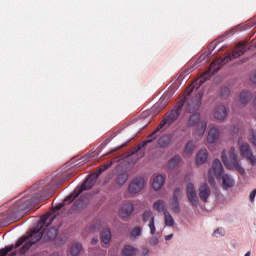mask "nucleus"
Here are the masks:
<instances>
[{"mask_svg":"<svg viewBox=\"0 0 256 256\" xmlns=\"http://www.w3.org/2000/svg\"><path fill=\"white\" fill-rule=\"evenodd\" d=\"M237 133H239V126L237 125L232 126L230 130V135H237Z\"/></svg>","mask_w":256,"mask_h":256,"instance_id":"79ce46f5","label":"nucleus"},{"mask_svg":"<svg viewBox=\"0 0 256 256\" xmlns=\"http://www.w3.org/2000/svg\"><path fill=\"white\" fill-rule=\"evenodd\" d=\"M211 173H214L216 179H221L223 177L224 169L223 164H221V160L215 159L212 164V169L210 170Z\"/></svg>","mask_w":256,"mask_h":256,"instance_id":"2eb2a0df","label":"nucleus"},{"mask_svg":"<svg viewBox=\"0 0 256 256\" xmlns=\"http://www.w3.org/2000/svg\"><path fill=\"white\" fill-rule=\"evenodd\" d=\"M164 217H165V226L166 227H173L175 225V220L173 219V216L169 211L164 212Z\"/></svg>","mask_w":256,"mask_h":256,"instance_id":"2f4dec72","label":"nucleus"},{"mask_svg":"<svg viewBox=\"0 0 256 256\" xmlns=\"http://www.w3.org/2000/svg\"><path fill=\"white\" fill-rule=\"evenodd\" d=\"M41 200V195L39 194H33L31 199L21 198L7 210V219L11 221L17 218V215H23V213L31 211L35 205L41 203Z\"/></svg>","mask_w":256,"mask_h":256,"instance_id":"7ed1b4c3","label":"nucleus"},{"mask_svg":"<svg viewBox=\"0 0 256 256\" xmlns=\"http://www.w3.org/2000/svg\"><path fill=\"white\" fill-rule=\"evenodd\" d=\"M256 189L252 190L249 194V201L255 203Z\"/></svg>","mask_w":256,"mask_h":256,"instance_id":"a19ab883","label":"nucleus"},{"mask_svg":"<svg viewBox=\"0 0 256 256\" xmlns=\"http://www.w3.org/2000/svg\"><path fill=\"white\" fill-rule=\"evenodd\" d=\"M107 143H111V138L106 139L104 145H107Z\"/></svg>","mask_w":256,"mask_h":256,"instance_id":"de8ad7c7","label":"nucleus"},{"mask_svg":"<svg viewBox=\"0 0 256 256\" xmlns=\"http://www.w3.org/2000/svg\"><path fill=\"white\" fill-rule=\"evenodd\" d=\"M139 250L131 245H125L122 248L121 256H136Z\"/></svg>","mask_w":256,"mask_h":256,"instance_id":"4be33fe9","label":"nucleus"},{"mask_svg":"<svg viewBox=\"0 0 256 256\" xmlns=\"http://www.w3.org/2000/svg\"><path fill=\"white\" fill-rule=\"evenodd\" d=\"M171 143V136L169 135H163L158 139V146L161 149H165L169 144Z\"/></svg>","mask_w":256,"mask_h":256,"instance_id":"cd10ccee","label":"nucleus"},{"mask_svg":"<svg viewBox=\"0 0 256 256\" xmlns=\"http://www.w3.org/2000/svg\"><path fill=\"white\" fill-rule=\"evenodd\" d=\"M107 169H109V164H106L104 166H102L99 170L98 174H90L86 180L81 184L80 187L76 188L73 193H71L64 201L65 203H73V201H75V199H77V197H79V195H81V193H83V191H89V189H93V186L95 185V183H97V179L99 178V175H101V173H103V171H107Z\"/></svg>","mask_w":256,"mask_h":256,"instance_id":"20e7f679","label":"nucleus"},{"mask_svg":"<svg viewBox=\"0 0 256 256\" xmlns=\"http://www.w3.org/2000/svg\"><path fill=\"white\" fill-rule=\"evenodd\" d=\"M253 94L249 90H243L239 95V100L242 105H247L251 101Z\"/></svg>","mask_w":256,"mask_h":256,"instance_id":"5701e85b","label":"nucleus"},{"mask_svg":"<svg viewBox=\"0 0 256 256\" xmlns=\"http://www.w3.org/2000/svg\"><path fill=\"white\" fill-rule=\"evenodd\" d=\"M222 179V189L224 191H227V189H231V187L235 186V179H233V176L231 174H224L221 176Z\"/></svg>","mask_w":256,"mask_h":256,"instance_id":"a211bd4d","label":"nucleus"},{"mask_svg":"<svg viewBox=\"0 0 256 256\" xmlns=\"http://www.w3.org/2000/svg\"><path fill=\"white\" fill-rule=\"evenodd\" d=\"M141 235H143V228L141 226H135L130 232V239L131 241H137Z\"/></svg>","mask_w":256,"mask_h":256,"instance_id":"393cba45","label":"nucleus"},{"mask_svg":"<svg viewBox=\"0 0 256 256\" xmlns=\"http://www.w3.org/2000/svg\"><path fill=\"white\" fill-rule=\"evenodd\" d=\"M63 207V204H58L53 207L54 213L44 215L38 222L37 226L30 232L28 236L21 237L15 245L6 246L4 249L0 250V256H17V252H11L13 249H19L23 245L19 253L20 255H25L27 251L35 245V243L43 239V235L47 227H49L55 219H57V211Z\"/></svg>","mask_w":256,"mask_h":256,"instance_id":"f03ea898","label":"nucleus"},{"mask_svg":"<svg viewBox=\"0 0 256 256\" xmlns=\"http://www.w3.org/2000/svg\"><path fill=\"white\" fill-rule=\"evenodd\" d=\"M207 161V151L205 149L200 150L196 156L197 165H203Z\"/></svg>","mask_w":256,"mask_h":256,"instance_id":"bb28decb","label":"nucleus"},{"mask_svg":"<svg viewBox=\"0 0 256 256\" xmlns=\"http://www.w3.org/2000/svg\"><path fill=\"white\" fill-rule=\"evenodd\" d=\"M133 211H135V206L131 202H126L119 208V215L122 219H129L131 215H133Z\"/></svg>","mask_w":256,"mask_h":256,"instance_id":"ddd939ff","label":"nucleus"},{"mask_svg":"<svg viewBox=\"0 0 256 256\" xmlns=\"http://www.w3.org/2000/svg\"><path fill=\"white\" fill-rule=\"evenodd\" d=\"M50 256H59L58 253L51 254Z\"/></svg>","mask_w":256,"mask_h":256,"instance_id":"8fccbe9b","label":"nucleus"},{"mask_svg":"<svg viewBox=\"0 0 256 256\" xmlns=\"http://www.w3.org/2000/svg\"><path fill=\"white\" fill-rule=\"evenodd\" d=\"M153 217H155V216H153V211H151V210H146L142 214V219H143L144 223H147V221H149V220L151 221V219H153Z\"/></svg>","mask_w":256,"mask_h":256,"instance_id":"f704fd0d","label":"nucleus"},{"mask_svg":"<svg viewBox=\"0 0 256 256\" xmlns=\"http://www.w3.org/2000/svg\"><path fill=\"white\" fill-rule=\"evenodd\" d=\"M219 139V130L215 127L211 128L208 132L207 142L208 143H215Z\"/></svg>","mask_w":256,"mask_h":256,"instance_id":"b1692460","label":"nucleus"},{"mask_svg":"<svg viewBox=\"0 0 256 256\" xmlns=\"http://www.w3.org/2000/svg\"><path fill=\"white\" fill-rule=\"evenodd\" d=\"M208 183L211 185V187H215V178L213 175H211V170L208 173Z\"/></svg>","mask_w":256,"mask_h":256,"instance_id":"ea45409f","label":"nucleus"},{"mask_svg":"<svg viewBox=\"0 0 256 256\" xmlns=\"http://www.w3.org/2000/svg\"><path fill=\"white\" fill-rule=\"evenodd\" d=\"M221 41H223V37L212 41L208 46V52L199 56V58L196 61V65H205V63H209V56L211 55V53H213V51H215L217 45L220 44Z\"/></svg>","mask_w":256,"mask_h":256,"instance_id":"0eeeda50","label":"nucleus"},{"mask_svg":"<svg viewBox=\"0 0 256 256\" xmlns=\"http://www.w3.org/2000/svg\"><path fill=\"white\" fill-rule=\"evenodd\" d=\"M101 240L105 245H109V243L111 242V230L104 229L101 232Z\"/></svg>","mask_w":256,"mask_h":256,"instance_id":"c85d7f7f","label":"nucleus"},{"mask_svg":"<svg viewBox=\"0 0 256 256\" xmlns=\"http://www.w3.org/2000/svg\"><path fill=\"white\" fill-rule=\"evenodd\" d=\"M213 235L215 236V237H224V235H225V229H223V228H218V229H216L215 231H214V233H213Z\"/></svg>","mask_w":256,"mask_h":256,"instance_id":"58836bf2","label":"nucleus"},{"mask_svg":"<svg viewBox=\"0 0 256 256\" xmlns=\"http://www.w3.org/2000/svg\"><path fill=\"white\" fill-rule=\"evenodd\" d=\"M214 117L218 121H225V119H227V108L225 105L216 106L214 110Z\"/></svg>","mask_w":256,"mask_h":256,"instance_id":"f3484780","label":"nucleus"},{"mask_svg":"<svg viewBox=\"0 0 256 256\" xmlns=\"http://www.w3.org/2000/svg\"><path fill=\"white\" fill-rule=\"evenodd\" d=\"M99 243V239L97 237L92 238L91 245H97Z\"/></svg>","mask_w":256,"mask_h":256,"instance_id":"c03bdc74","label":"nucleus"},{"mask_svg":"<svg viewBox=\"0 0 256 256\" xmlns=\"http://www.w3.org/2000/svg\"><path fill=\"white\" fill-rule=\"evenodd\" d=\"M64 183L65 175L55 173L50 183L45 187V191L49 195H53V193L57 191V187H59V185H63Z\"/></svg>","mask_w":256,"mask_h":256,"instance_id":"6e6552de","label":"nucleus"},{"mask_svg":"<svg viewBox=\"0 0 256 256\" xmlns=\"http://www.w3.org/2000/svg\"><path fill=\"white\" fill-rule=\"evenodd\" d=\"M252 83H256V72L251 76Z\"/></svg>","mask_w":256,"mask_h":256,"instance_id":"49530a36","label":"nucleus"},{"mask_svg":"<svg viewBox=\"0 0 256 256\" xmlns=\"http://www.w3.org/2000/svg\"><path fill=\"white\" fill-rule=\"evenodd\" d=\"M64 178H65V181H67V179H69V176H68V177H65V176H64Z\"/></svg>","mask_w":256,"mask_h":256,"instance_id":"603ef678","label":"nucleus"},{"mask_svg":"<svg viewBox=\"0 0 256 256\" xmlns=\"http://www.w3.org/2000/svg\"><path fill=\"white\" fill-rule=\"evenodd\" d=\"M199 198L203 201V203L209 202V197H211V188L207 183H201L199 188Z\"/></svg>","mask_w":256,"mask_h":256,"instance_id":"4468645a","label":"nucleus"},{"mask_svg":"<svg viewBox=\"0 0 256 256\" xmlns=\"http://www.w3.org/2000/svg\"><path fill=\"white\" fill-rule=\"evenodd\" d=\"M179 163H181V156L175 155L174 157H172L169 160L168 169H175V167H177V165H179Z\"/></svg>","mask_w":256,"mask_h":256,"instance_id":"c756f323","label":"nucleus"},{"mask_svg":"<svg viewBox=\"0 0 256 256\" xmlns=\"http://www.w3.org/2000/svg\"><path fill=\"white\" fill-rule=\"evenodd\" d=\"M222 161L227 167V169L233 170L235 169L240 173V175H245V168L241 166V161L237 158V153H235V148H230L229 150V159H227V152L223 151L222 152Z\"/></svg>","mask_w":256,"mask_h":256,"instance_id":"39448f33","label":"nucleus"},{"mask_svg":"<svg viewBox=\"0 0 256 256\" xmlns=\"http://www.w3.org/2000/svg\"><path fill=\"white\" fill-rule=\"evenodd\" d=\"M155 139H157L156 134L153 135L152 137H151V134H149L145 141H143L142 143H139L136 147H134L132 149L129 156L131 157V155H135V153H139V151H141L143 149V147H147V145H149V143H153V141H155Z\"/></svg>","mask_w":256,"mask_h":256,"instance_id":"dca6fc26","label":"nucleus"},{"mask_svg":"<svg viewBox=\"0 0 256 256\" xmlns=\"http://www.w3.org/2000/svg\"><path fill=\"white\" fill-rule=\"evenodd\" d=\"M195 149V142L189 141L185 146V152L186 153H192V151Z\"/></svg>","mask_w":256,"mask_h":256,"instance_id":"e433bc0d","label":"nucleus"},{"mask_svg":"<svg viewBox=\"0 0 256 256\" xmlns=\"http://www.w3.org/2000/svg\"><path fill=\"white\" fill-rule=\"evenodd\" d=\"M149 245H151L152 247H155L156 245H159V238H157V236L150 237Z\"/></svg>","mask_w":256,"mask_h":256,"instance_id":"4c0bfd02","label":"nucleus"},{"mask_svg":"<svg viewBox=\"0 0 256 256\" xmlns=\"http://www.w3.org/2000/svg\"><path fill=\"white\" fill-rule=\"evenodd\" d=\"M173 239V234L165 236V241H171Z\"/></svg>","mask_w":256,"mask_h":256,"instance_id":"a18cd8bd","label":"nucleus"},{"mask_svg":"<svg viewBox=\"0 0 256 256\" xmlns=\"http://www.w3.org/2000/svg\"><path fill=\"white\" fill-rule=\"evenodd\" d=\"M145 187V178L138 177L135 178L128 186V193L131 195H135L141 191H143Z\"/></svg>","mask_w":256,"mask_h":256,"instance_id":"9b49d317","label":"nucleus"},{"mask_svg":"<svg viewBox=\"0 0 256 256\" xmlns=\"http://www.w3.org/2000/svg\"><path fill=\"white\" fill-rule=\"evenodd\" d=\"M128 179H129V174L127 172H122V173L118 174L116 183L118 185H125V183H127Z\"/></svg>","mask_w":256,"mask_h":256,"instance_id":"7c9ffc66","label":"nucleus"},{"mask_svg":"<svg viewBox=\"0 0 256 256\" xmlns=\"http://www.w3.org/2000/svg\"><path fill=\"white\" fill-rule=\"evenodd\" d=\"M245 256H251V251H248Z\"/></svg>","mask_w":256,"mask_h":256,"instance_id":"09e8293b","label":"nucleus"},{"mask_svg":"<svg viewBox=\"0 0 256 256\" xmlns=\"http://www.w3.org/2000/svg\"><path fill=\"white\" fill-rule=\"evenodd\" d=\"M148 227L150 229V235H155V231H156V228H155V217L151 218Z\"/></svg>","mask_w":256,"mask_h":256,"instance_id":"c9c22d12","label":"nucleus"},{"mask_svg":"<svg viewBox=\"0 0 256 256\" xmlns=\"http://www.w3.org/2000/svg\"><path fill=\"white\" fill-rule=\"evenodd\" d=\"M81 249H83V246L81 245V243L79 242L73 243L71 246V255L79 256V254L81 253Z\"/></svg>","mask_w":256,"mask_h":256,"instance_id":"473e14b6","label":"nucleus"},{"mask_svg":"<svg viewBox=\"0 0 256 256\" xmlns=\"http://www.w3.org/2000/svg\"><path fill=\"white\" fill-rule=\"evenodd\" d=\"M254 105H255V107H256V95H255V97H254Z\"/></svg>","mask_w":256,"mask_h":256,"instance_id":"3c124183","label":"nucleus"},{"mask_svg":"<svg viewBox=\"0 0 256 256\" xmlns=\"http://www.w3.org/2000/svg\"><path fill=\"white\" fill-rule=\"evenodd\" d=\"M164 184H165V177L159 174L153 179L152 189H154V191H159V189H161V187H163Z\"/></svg>","mask_w":256,"mask_h":256,"instance_id":"412c9836","label":"nucleus"},{"mask_svg":"<svg viewBox=\"0 0 256 256\" xmlns=\"http://www.w3.org/2000/svg\"><path fill=\"white\" fill-rule=\"evenodd\" d=\"M166 207L167 206L163 200H156L153 203V209H155V211H157L158 213H165V211H167Z\"/></svg>","mask_w":256,"mask_h":256,"instance_id":"a878e982","label":"nucleus"},{"mask_svg":"<svg viewBox=\"0 0 256 256\" xmlns=\"http://www.w3.org/2000/svg\"><path fill=\"white\" fill-rule=\"evenodd\" d=\"M186 197L193 207L197 209L199 207V197L197 196V190H195V184L189 182L186 186Z\"/></svg>","mask_w":256,"mask_h":256,"instance_id":"1a4fd4ad","label":"nucleus"},{"mask_svg":"<svg viewBox=\"0 0 256 256\" xmlns=\"http://www.w3.org/2000/svg\"><path fill=\"white\" fill-rule=\"evenodd\" d=\"M240 155L245 157L248 161H250L251 165L255 167L256 158L253 156V151H251V146L248 143H243L240 145Z\"/></svg>","mask_w":256,"mask_h":256,"instance_id":"f8f14e48","label":"nucleus"},{"mask_svg":"<svg viewBox=\"0 0 256 256\" xmlns=\"http://www.w3.org/2000/svg\"><path fill=\"white\" fill-rule=\"evenodd\" d=\"M231 95V90H229V87L222 86L220 88V97L221 99H227Z\"/></svg>","mask_w":256,"mask_h":256,"instance_id":"72a5a7b5","label":"nucleus"},{"mask_svg":"<svg viewBox=\"0 0 256 256\" xmlns=\"http://www.w3.org/2000/svg\"><path fill=\"white\" fill-rule=\"evenodd\" d=\"M149 253H150L149 248L147 247L142 248V256H147L149 255Z\"/></svg>","mask_w":256,"mask_h":256,"instance_id":"37998d69","label":"nucleus"},{"mask_svg":"<svg viewBox=\"0 0 256 256\" xmlns=\"http://www.w3.org/2000/svg\"><path fill=\"white\" fill-rule=\"evenodd\" d=\"M189 127H193L196 130L197 135L201 137L207 130V122L201 119L200 113H194L189 118Z\"/></svg>","mask_w":256,"mask_h":256,"instance_id":"423d86ee","label":"nucleus"},{"mask_svg":"<svg viewBox=\"0 0 256 256\" xmlns=\"http://www.w3.org/2000/svg\"><path fill=\"white\" fill-rule=\"evenodd\" d=\"M180 188H175L172 197L169 199V207L173 213H181V204L179 203Z\"/></svg>","mask_w":256,"mask_h":256,"instance_id":"9d476101","label":"nucleus"},{"mask_svg":"<svg viewBox=\"0 0 256 256\" xmlns=\"http://www.w3.org/2000/svg\"><path fill=\"white\" fill-rule=\"evenodd\" d=\"M57 227L52 226L50 227L46 233L44 234L43 240L44 241H55V239H57Z\"/></svg>","mask_w":256,"mask_h":256,"instance_id":"aec40b11","label":"nucleus"},{"mask_svg":"<svg viewBox=\"0 0 256 256\" xmlns=\"http://www.w3.org/2000/svg\"><path fill=\"white\" fill-rule=\"evenodd\" d=\"M85 207H87V198L81 196L74 202L71 209L72 211H83Z\"/></svg>","mask_w":256,"mask_h":256,"instance_id":"6ab92c4d","label":"nucleus"},{"mask_svg":"<svg viewBox=\"0 0 256 256\" xmlns=\"http://www.w3.org/2000/svg\"><path fill=\"white\" fill-rule=\"evenodd\" d=\"M246 51L247 49L245 47V44H240L230 55L225 56L223 60L212 62L210 68L206 72H204L194 84L188 87V89L184 92L183 98L178 102L173 110L166 114L165 118L159 123L157 128L152 133H150V137H153V135H157L159 131L164 128L165 125H171V123H175V120L179 119V115L183 110L185 103L187 105L186 111L188 113H193V111H199L203 103V91L198 92L190 100L187 99V97H189V95L193 93L196 85H198L197 87H201V85L207 83V81H209V79H211V77H213L215 73L221 71V67L223 66L221 63H229V61H233V59H238V57L244 55Z\"/></svg>","mask_w":256,"mask_h":256,"instance_id":"f257e3e1","label":"nucleus"}]
</instances>
